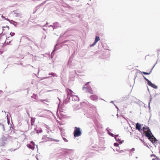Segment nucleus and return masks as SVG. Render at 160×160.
Returning a JSON list of instances; mask_svg holds the SVG:
<instances>
[{"mask_svg":"<svg viewBox=\"0 0 160 160\" xmlns=\"http://www.w3.org/2000/svg\"><path fill=\"white\" fill-rule=\"evenodd\" d=\"M5 34V33L0 34V45L1 47H2L4 44H6L8 39Z\"/></svg>","mask_w":160,"mask_h":160,"instance_id":"1","label":"nucleus"},{"mask_svg":"<svg viewBox=\"0 0 160 160\" xmlns=\"http://www.w3.org/2000/svg\"><path fill=\"white\" fill-rule=\"evenodd\" d=\"M142 130L147 137H149L150 136V134H152V133L148 127L146 126L143 127Z\"/></svg>","mask_w":160,"mask_h":160,"instance_id":"2","label":"nucleus"},{"mask_svg":"<svg viewBox=\"0 0 160 160\" xmlns=\"http://www.w3.org/2000/svg\"><path fill=\"white\" fill-rule=\"evenodd\" d=\"M73 135L75 137L80 136L82 134L81 129L79 128L75 127Z\"/></svg>","mask_w":160,"mask_h":160,"instance_id":"3","label":"nucleus"},{"mask_svg":"<svg viewBox=\"0 0 160 160\" xmlns=\"http://www.w3.org/2000/svg\"><path fill=\"white\" fill-rule=\"evenodd\" d=\"M89 83V82L87 83L83 87V89H86L88 90V91L91 94H92L93 93V91L90 87H87V84Z\"/></svg>","mask_w":160,"mask_h":160,"instance_id":"4","label":"nucleus"},{"mask_svg":"<svg viewBox=\"0 0 160 160\" xmlns=\"http://www.w3.org/2000/svg\"><path fill=\"white\" fill-rule=\"evenodd\" d=\"M14 16L16 17H22V14L21 12H18L17 10L13 11Z\"/></svg>","mask_w":160,"mask_h":160,"instance_id":"5","label":"nucleus"},{"mask_svg":"<svg viewBox=\"0 0 160 160\" xmlns=\"http://www.w3.org/2000/svg\"><path fill=\"white\" fill-rule=\"evenodd\" d=\"M66 91L67 92L68 96H73L74 95L73 94L74 92L71 90L67 88L66 89Z\"/></svg>","mask_w":160,"mask_h":160,"instance_id":"6","label":"nucleus"},{"mask_svg":"<svg viewBox=\"0 0 160 160\" xmlns=\"http://www.w3.org/2000/svg\"><path fill=\"white\" fill-rule=\"evenodd\" d=\"M54 25V29H56L58 28H61V25L58 22H55L53 23Z\"/></svg>","mask_w":160,"mask_h":160,"instance_id":"7","label":"nucleus"},{"mask_svg":"<svg viewBox=\"0 0 160 160\" xmlns=\"http://www.w3.org/2000/svg\"><path fill=\"white\" fill-rule=\"evenodd\" d=\"M141 125L139 123H137L136 124V128L139 131H141Z\"/></svg>","mask_w":160,"mask_h":160,"instance_id":"8","label":"nucleus"},{"mask_svg":"<svg viewBox=\"0 0 160 160\" xmlns=\"http://www.w3.org/2000/svg\"><path fill=\"white\" fill-rule=\"evenodd\" d=\"M151 134H150V136L149 137H148V139L151 141L152 142H155V141H156V138L154 137L152 135V136H151Z\"/></svg>","mask_w":160,"mask_h":160,"instance_id":"9","label":"nucleus"},{"mask_svg":"<svg viewBox=\"0 0 160 160\" xmlns=\"http://www.w3.org/2000/svg\"><path fill=\"white\" fill-rule=\"evenodd\" d=\"M6 20L8 21L10 23L13 24L15 26H16L17 24V22L13 21V20H10L8 18H7Z\"/></svg>","mask_w":160,"mask_h":160,"instance_id":"10","label":"nucleus"},{"mask_svg":"<svg viewBox=\"0 0 160 160\" xmlns=\"http://www.w3.org/2000/svg\"><path fill=\"white\" fill-rule=\"evenodd\" d=\"M90 98L91 99L95 101L98 99V97L95 95H92L90 96Z\"/></svg>","mask_w":160,"mask_h":160,"instance_id":"11","label":"nucleus"},{"mask_svg":"<svg viewBox=\"0 0 160 160\" xmlns=\"http://www.w3.org/2000/svg\"><path fill=\"white\" fill-rule=\"evenodd\" d=\"M35 121V118L31 117V125L32 126H33L34 124Z\"/></svg>","mask_w":160,"mask_h":160,"instance_id":"12","label":"nucleus"},{"mask_svg":"<svg viewBox=\"0 0 160 160\" xmlns=\"http://www.w3.org/2000/svg\"><path fill=\"white\" fill-rule=\"evenodd\" d=\"M100 40L99 37L98 36H96L94 42L96 43Z\"/></svg>","mask_w":160,"mask_h":160,"instance_id":"13","label":"nucleus"},{"mask_svg":"<svg viewBox=\"0 0 160 160\" xmlns=\"http://www.w3.org/2000/svg\"><path fill=\"white\" fill-rule=\"evenodd\" d=\"M7 138H6L5 136H3L2 138V142H5L7 141Z\"/></svg>","mask_w":160,"mask_h":160,"instance_id":"14","label":"nucleus"},{"mask_svg":"<svg viewBox=\"0 0 160 160\" xmlns=\"http://www.w3.org/2000/svg\"><path fill=\"white\" fill-rule=\"evenodd\" d=\"M151 86L155 89H157V86L152 83V84Z\"/></svg>","mask_w":160,"mask_h":160,"instance_id":"15","label":"nucleus"},{"mask_svg":"<svg viewBox=\"0 0 160 160\" xmlns=\"http://www.w3.org/2000/svg\"><path fill=\"white\" fill-rule=\"evenodd\" d=\"M147 83H148V85H149V86H151L152 84V83L149 81V80H148L147 81Z\"/></svg>","mask_w":160,"mask_h":160,"instance_id":"16","label":"nucleus"},{"mask_svg":"<svg viewBox=\"0 0 160 160\" xmlns=\"http://www.w3.org/2000/svg\"><path fill=\"white\" fill-rule=\"evenodd\" d=\"M8 28V30L9 29V27L8 26H7L6 27H2V28H3L2 30L3 31H4V30H5V29L4 28Z\"/></svg>","mask_w":160,"mask_h":160,"instance_id":"17","label":"nucleus"},{"mask_svg":"<svg viewBox=\"0 0 160 160\" xmlns=\"http://www.w3.org/2000/svg\"><path fill=\"white\" fill-rule=\"evenodd\" d=\"M96 43L95 42H94L92 44H91L90 45V47H93L96 44Z\"/></svg>","mask_w":160,"mask_h":160,"instance_id":"18","label":"nucleus"},{"mask_svg":"<svg viewBox=\"0 0 160 160\" xmlns=\"http://www.w3.org/2000/svg\"><path fill=\"white\" fill-rule=\"evenodd\" d=\"M102 46L104 48L106 49H107L108 48V47L106 45H102Z\"/></svg>","mask_w":160,"mask_h":160,"instance_id":"19","label":"nucleus"},{"mask_svg":"<svg viewBox=\"0 0 160 160\" xmlns=\"http://www.w3.org/2000/svg\"><path fill=\"white\" fill-rule=\"evenodd\" d=\"M142 73L145 75H148V74H150V72H143Z\"/></svg>","mask_w":160,"mask_h":160,"instance_id":"20","label":"nucleus"},{"mask_svg":"<svg viewBox=\"0 0 160 160\" xmlns=\"http://www.w3.org/2000/svg\"><path fill=\"white\" fill-rule=\"evenodd\" d=\"M10 35L11 36H13L14 35H15V33L14 32H11L10 33Z\"/></svg>","mask_w":160,"mask_h":160,"instance_id":"21","label":"nucleus"},{"mask_svg":"<svg viewBox=\"0 0 160 160\" xmlns=\"http://www.w3.org/2000/svg\"><path fill=\"white\" fill-rule=\"evenodd\" d=\"M29 148L31 149H34V147L33 146L29 145Z\"/></svg>","mask_w":160,"mask_h":160,"instance_id":"22","label":"nucleus"},{"mask_svg":"<svg viewBox=\"0 0 160 160\" xmlns=\"http://www.w3.org/2000/svg\"><path fill=\"white\" fill-rule=\"evenodd\" d=\"M48 27L50 28V27H52L53 28V29L54 30V25L53 24V25H50L48 26Z\"/></svg>","mask_w":160,"mask_h":160,"instance_id":"23","label":"nucleus"},{"mask_svg":"<svg viewBox=\"0 0 160 160\" xmlns=\"http://www.w3.org/2000/svg\"><path fill=\"white\" fill-rule=\"evenodd\" d=\"M55 51V48L53 50V51H52V56L53 54V53ZM51 58H52V56H51Z\"/></svg>","mask_w":160,"mask_h":160,"instance_id":"24","label":"nucleus"},{"mask_svg":"<svg viewBox=\"0 0 160 160\" xmlns=\"http://www.w3.org/2000/svg\"><path fill=\"white\" fill-rule=\"evenodd\" d=\"M109 135L113 137L114 136V134L112 133H109Z\"/></svg>","mask_w":160,"mask_h":160,"instance_id":"25","label":"nucleus"},{"mask_svg":"<svg viewBox=\"0 0 160 160\" xmlns=\"http://www.w3.org/2000/svg\"><path fill=\"white\" fill-rule=\"evenodd\" d=\"M118 134L116 135H115V138L116 140H117L116 137H118Z\"/></svg>","mask_w":160,"mask_h":160,"instance_id":"26","label":"nucleus"},{"mask_svg":"<svg viewBox=\"0 0 160 160\" xmlns=\"http://www.w3.org/2000/svg\"><path fill=\"white\" fill-rule=\"evenodd\" d=\"M48 24V22H47L46 24H45V25H44L43 26H42V27H45L46 26V25H47Z\"/></svg>","mask_w":160,"mask_h":160,"instance_id":"27","label":"nucleus"},{"mask_svg":"<svg viewBox=\"0 0 160 160\" xmlns=\"http://www.w3.org/2000/svg\"><path fill=\"white\" fill-rule=\"evenodd\" d=\"M114 145L115 146H117L118 145V144L117 143H115L114 144Z\"/></svg>","mask_w":160,"mask_h":160,"instance_id":"28","label":"nucleus"},{"mask_svg":"<svg viewBox=\"0 0 160 160\" xmlns=\"http://www.w3.org/2000/svg\"><path fill=\"white\" fill-rule=\"evenodd\" d=\"M144 77V78L147 81L148 80V79H147V78H146L145 77Z\"/></svg>","mask_w":160,"mask_h":160,"instance_id":"29","label":"nucleus"},{"mask_svg":"<svg viewBox=\"0 0 160 160\" xmlns=\"http://www.w3.org/2000/svg\"><path fill=\"white\" fill-rule=\"evenodd\" d=\"M139 139L142 142H144V140H142L141 139L139 138Z\"/></svg>","mask_w":160,"mask_h":160,"instance_id":"30","label":"nucleus"},{"mask_svg":"<svg viewBox=\"0 0 160 160\" xmlns=\"http://www.w3.org/2000/svg\"><path fill=\"white\" fill-rule=\"evenodd\" d=\"M49 74V75H50V74H51V75H52L53 76H54V73H51V74Z\"/></svg>","mask_w":160,"mask_h":160,"instance_id":"31","label":"nucleus"},{"mask_svg":"<svg viewBox=\"0 0 160 160\" xmlns=\"http://www.w3.org/2000/svg\"><path fill=\"white\" fill-rule=\"evenodd\" d=\"M2 18H5V19H6H6H7V18H6L5 17H4L2 15Z\"/></svg>","mask_w":160,"mask_h":160,"instance_id":"32","label":"nucleus"},{"mask_svg":"<svg viewBox=\"0 0 160 160\" xmlns=\"http://www.w3.org/2000/svg\"><path fill=\"white\" fill-rule=\"evenodd\" d=\"M40 101H41V102H43V101H44L45 100H40Z\"/></svg>","mask_w":160,"mask_h":160,"instance_id":"33","label":"nucleus"},{"mask_svg":"<svg viewBox=\"0 0 160 160\" xmlns=\"http://www.w3.org/2000/svg\"><path fill=\"white\" fill-rule=\"evenodd\" d=\"M48 57H49V59H50V56L49 55H48Z\"/></svg>","mask_w":160,"mask_h":160,"instance_id":"34","label":"nucleus"},{"mask_svg":"<svg viewBox=\"0 0 160 160\" xmlns=\"http://www.w3.org/2000/svg\"><path fill=\"white\" fill-rule=\"evenodd\" d=\"M10 42H11V41H9V42H8L7 41V44L9 43Z\"/></svg>","mask_w":160,"mask_h":160,"instance_id":"35","label":"nucleus"},{"mask_svg":"<svg viewBox=\"0 0 160 160\" xmlns=\"http://www.w3.org/2000/svg\"><path fill=\"white\" fill-rule=\"evenodd\" d=\"M156 159L157 160H159L160 159L159 158H158L157 157L156 158Z\"/></svg>","mask_w":160,"mask_h":160,"instance_id":"36","label":"nucleus"},{"mask_svg":"<svg viewBox=\"0 0 160 160\" xmlns=\"http://www.w3.org/2000/svg\"><path fill=\"white\" fill-rule=\"evenodd\" d=\"M44 58H43V59H46V58H46V56H44Z\"/></svg>","mask_w":160,"mask_h":160,"instance_id":"37","label":"nucleus"},{"mask_svg":"<svg viewBox=\"0 0 160 160\" xmlns=\"http://www.w3.org/2000/svg\"><path fill=\"white\" fill-rule=\"evenodd\" d=\"M43 29L44 30V31H46V29H45L44 28H43Z\"/></svg>","mask_w":160,"mask_h":160,"instance_id":"38","label":"nucleus"},{"mask_svg":"<svg viewBox=\"0 0 160 160\" xmlns=\"http://www.w3.org/2000/svg\"><path fill=\"white\" fill-rule=\"evenodd\" d=\"M46 36H45L44 37V39H45V38H46Z\"/></svg>","mask_w":160,"mask_h":160,"instance_id":"39","label":"nucleus"},{"mask_svg":"<svg viewBox=\"0 0 160 160\" xmlns=\"http://www.w3.org/2000/svg\"><path fill=\"white\" fill-rule=\"evenodd\" d=\"M3 130H4V131H5V128H4V127H3Z\"/></svg>","mask_w":160,"mask_h":160,"instance_id":"40","label":"nucleus"},{"mask_svg":"<svg viewBox=\"0 0 160 160\" xmlns=\"http://www.w3.org/2000/svg\"><path fill=\"white\" fill-rule=\"evenodd\" d=\"M23 58H20V59H22Z\"/></svg>","mask_w":160,"mask_h":160,"instance_id":"41","label":"nucleus"},{"mask_svg":"<svg viewBox=\"0 0 160 160\" xmlns=\"http://www.w3.org/2000/svg\"><path fill=\"white\" fill-rule=\"evenodd\" d=\"M152 160H155V159H152Z\"/></svg>","mask_w":160,"mask_h":160,"instance_id":"42","label":"nucleus"},{"mask_svg":"<svg viewBox=\"0 0 160 160\" xmlns=\"http://www.w3.org/2000/svg\"><path fill=\"white\" fill-rule=\"evenodd\" d=\"M35 12H36V11L35 12H33V13H34Z\"/></svg>","mask_w":160,"mask_h":160,"instance_id":"43","label":"nucleus"},{"mask_svg":"<svg viewBox=\"0 0 160 160\" xmlns=\"http://www.w3.org/2000/svg\"><path fill=\"white\" fill-rule=\"evenodd\" d=\"M56 45L55 46V47H56Z\"/></svg>","mask_w":160,"mask_h":160,"instance_id":"44","label":"nucleus"},{"mask_svg":"<svg viewBox=\"0 0 160 160\" xmlns=\"http://www.w3.org/2000/svg\"><path fill=\"white\" fill-rule=\"evenodd\" d=\"M0 125H1V124L0 123Z\"/></svg>","mask_w":160,"mask_h":160,"instance_id":"45","label":"nucleus"}]
</instances>
